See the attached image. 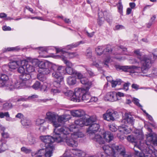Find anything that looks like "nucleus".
Listing matches in <instances>:
<instances>
[{
    "mask_svg": "<svg viewBox=\"0 0 157 157\" xmlns=\"http://www.w3.org/2000/svg\"><path fill=\"white\" fill-rule=\"evenodd\" d=\"M65 67L58 66L48 61H40V74L47 75L53 71L52 76L57 80L62 81L63 77L62 76Z\"/></svg>",
    "mask_w": 157,
    "mask_h": 157,
    "instance_id": "1",
    "label": "nucleus"
},
{
    "mask_svg": "<svg viewBox=\"0 0 157 157\" xmlns=\"http://www.w3.org/2000/svg\"><path fill=\"white\" fill-rule=\"evenodd\" d=\"M88 128L87 132L89 134L90 138L100 144H105L104 140L108 142H109L113 140V136L112 134L108 131H101L100 128L94 129V128Z\"/></svg>",
    "mask_w": 157,
    "mask_h": 157,
    "instance_id": "2",
    "label": "nucleus"
},
{
    "mask_svg": "<svg viewBox=\"0 0 157 157\" xmlns=\"http://www.w3.org/2000/svg\"><path fill=\"white\" fill-rule=\"evenodd\" d=\"M69 128H54V133L52 136H40V139L44 143L45 147H49L54 146L53 143L54 142L57 143L61 142L63 139L62 138L63 134L68 133L69 132Z\"/></svg>",
    "mask_w": 157,
    "mask_h": 157,
    "instance_id": "3",
    "label": "nucleus"
},
{
    "mask_svg": "<svg viewBox=\"0 0 157 157\" xmlns=\"http://www.w3.org/2000/svg\"><path fill=\"white\" fill-rule=\"evenodd\" d=\"M47 119L55 128H58L63 125L64 122L71 118V116L68 114H65L59 116L57 119L56 115L52 113L48 112L46 113Z\"/></svg>",
    "mask_w": 157,
    "mask_h": 157,
    "instance_id": "4",
    "label": "nucleus"
},
{
    "mask_svg": "<svg viewBox=\"0 0 157 157\" xmlns=\"http://www.w3.org/2000/svg\"><path fill=\"white\" fill-rule=\"evenodd\" d=\"M89 88H77L75 89V95L74 96L72 100L76 102H79L81 101L85 102H89L90 96L88 92Z\"/></svg>",
    "mask_w": 157,
    "mask_h": 157,
    "instance_id": "5",
    "label": "nucleus"
},
{
    "mask_svg": "<svg viewBox=\"0 0 157 157\" xmlns=\"http://www.w3.org/2000/svg\"><path fill=\"white\" fill-rule=\"evenodd\" d=\"M134 52L136 55L137 58L139 59L142 64L141 67L142 72L144 73H146L147 70L151 66L150 58L146 55L142 54L139 50L135 51Z\"/></svg>",
    "mask_w": 157,
    "mask_h": 157,
    "instance_id": "6",
    "label": "nucleus"
},
{
    "mask_svg": "<svg viewBox=\"0 0 157 157\" xmlns=\"http://www.w3.org/2000/svg\"><path fill=\"white\" fill-rule=\"evenodd\" d=\"M96 119L94 118L93 117H89L86 119H80L77 120L75 121V124L81 127L84 126H89V128L93 127V128H99V125L95 123Z\"/></svg>",
    "mask_w": 157,
    "mask_h": 157,
    "instance_id": "7",
    "label": "nucleus"
},
{
    "mask_svg": "<svg viewBox=\"0 0 157 157\" xmlns=\"http://www.w3.org/2000/svg\"><path fill=\"white\" fill-rule=\"evenodd\" d=\"M76 128H69L68 130L69 132H68V133L63 134V135H62V138H63V139L62 142L64 141L65 140V141L68 146L72 147H77L78 145L77 142L75 140V138L71 137V133H70L71 131H73V130H72L71 129Z\"/></svg>",
    "mask_w": 157,
    "mask_h": 157,
    "instance_id": "8",
    "label": "nucleus"
},
{
    "mask_svg": "<svg viewBox=\"0 0 157 157\" xmlns=\"http://www.w3.org/2000/svg\"><path fill=\"white\" fill-rule=\"evenodd\" d=\"M31 76L29 73H24L19 75V78L16 80V87L21 89L25 88L26 85V81L29 80Z\"/></svg>",
    "mask_w": 157,
    "mask_h": 157,
    "instance_id": "9",
    "label": "nucleus"
},
{
    "mask_svg": "<svg viewBox=\"0 0 157 157\" xmlns=\"http://www.w3.org/2000/svg\"><path fill=\"white\" fill-rule=\"evenodd\" d=\"M22 64V61L21 60H12L8 64V65H4L3 66V71L5 72H7L10 68L15 69L20 64Z\"/></svg>",
    "mask_w": 157,
    "mask_h": 157,
    "instance_id": "10",
    "label": "nucleus"
},
{
    "mask_svg": "<svg viewBox=\"0 0 157 157\" xmlns=\"http://www.w3.org/2000/svg\"><path fill=\"white\" fill-rule=\"evenodd\" d=\"M112 147L110 148L112 151L113 152L114 154L117 151L119 154L123 156V157H132L131 155L126 154L125 149L121 145L115 146L113 145Z\"/></svg>",
    "mask_w": 157,
    "mask_h": 157,
    "instance_id": "11",
    "label": "nucleus"
},
{
    "mask_svg": "<svg viewBox=\"0 0 157 157\" xmlns=\"http://www.w3.org/2000/svg\"><path fill=\"white\" fill-rule=\"evenodd\" d=\"M118 113L116 111L112 110H108L106 113L103 115L104 119L107 121H114L115 118H117Z\"/></svg>",
    "mask_w": 157,
    "mask_h": 157,
    "instance_id": "12",
    "label": "nucleus"
},
{
    "mask_svg": "<svg viewBox=\"0 0 157 157\" xmlns=\"http://www.w3.org/2000/svg\"><path fill=\"white\" fill-rule=\"evenodd\" d=\"M146 144L147 146L152 144L157 146V135L155 134H150L147 137Z\"/></svg>",
    "mask_w": 157,
    "mask_h": 157,
    "instance_id": "13",
    "label": "nucleus"
},
{
    "mask_svg": "<svg viewBox=\"0 0 157 157\" xmlns=\"http://www.w3.org/2000/svg\"><path fill=\"white\" fill-rule=\"evenodd\" d=\"M54 146L45 147V148L40 149V154L44 155L46 157H51L53 153L52 151L54 150Z\"/></svg>",
    "mask_w": 157,
    "mask_h": 157,
    "instance_id": "14",
    "label": "nucleus"
},
{
    "mask_svg": "<svg viewBox=\"0 0 157 157\" xmlns=\"http://www.w3.org/2000/svg\"><path fill=\"white\" fill-rule=\"evenodd\" d=\"M16 81L14 82L13 85V82L9 80V79L6 81L2 85H0V87H6V89L7 90H11L15 88L20 89V88H17L16 87Z\"/></svg>",
    "mask_w": 157,
    "mask_h": 157,
    "instance_id": "15",
    "label": "nucleus"
},
{
    "mask_svg": "<svg viewBox=\"0 0 157 157\" xmlns=\"http://www.w3.org/2000/svg\"><path fill=\"white\" fill-rule=\"evenodd\" d=\"M137 67L135 66H122L119 65H116V69L117 70H121L125 72H130L133 73L131 69H135Z\"/></svg>",
    "mask_w": 157,
    "mask_h": 157,
    "instance_id": "16",
    "label": "nucleus"
},
{
    "mask_svg": "<svg viewBox=\"0 0 157 157\" xmlns=\"http://www.w3.org/2000/svg\"><path fill=\"white\" fill-rule=\"evenodd\" d=\"M42 74H40V90L44 91L47 88V83L44 82L46 80V78L44 75Z\"/></svg>",
    "mask_w": 157,
    "mask_h": 157,
    "instance_id": "17",
    "label": "nucleus"
},
{
    "mask_svg": "<svg viewBox=\"0 0 157 157\" xmlns=\"http://www.w3.org/2000/svg\"><path fill=\"white\" fill-rule=\"evenodd\" d=\"M28 59L25 60H22V64H24L25 69L28 73H31L35 70V68L32 65L28 63Z\"/></svg>",
    "mask_w": 157,
    "mask_h": 157,
    "instance_id": "18",
    "label": "nucleus"
},
{
    "mask_svg": "<svg viewBox=\"0 0 157 157\" xmlns=\"http://www.w3.org/2000/svg\"><path fill=\"white\" fill-rule=\"evenodd\" d=\"M127 139L128 141L132 143H135L134 144L135 147L138 148L141 150H143L142 149L141 147L142 146L141 145V144H137V140L136 136L135 137L133 136H128L127 137Z\"/></svg>",
    "mask_w": 157,
    "mask_h": 157,
    "instance_id": "19",
    "label": "nucleus"
},
{
    "mask_svg": "<svg viewBox=\"0 0 157 157\" xmlns=\"http://www.w3.org/2000/svg\"><path fill=\"white\" fill-rule=\"evenodd\" d=\"M117 99L116 93L114 92H110L107 93L105 97V100L112 102L115 101Z\"/></svg>",
    "mask_w": 157,
    "mask_h": 157,
    "instance_id": "20",
    "label": "nucleus"
},
{
    "mask_svg": "<svg viewBox=\"0 0 157 157\" xmlns=\"http://www.w3.org/2000/svg\"><path fill=\"white\" fill-rule=\"evenodd\" d=\"M124 119L129 124L133 125L134 124L135 120L130 113H126L124 114Z\"/></svg>",
    "mask_w": 157,
    "mask_h": 157,
    "instance_id": "21",
    "label": "nucleus"
},
{
    "mask_svg": "<svg viewBox=\"0 0 157 157\" xmlns=\"http://www.w3.org/2000/svg\"><path fill=\"white\" fill-rule=\"evenodd\" d=\"M21 151L24 152L26 154H29L31 153V155L32 156H35V157H39V150H38L36 152H32V150L30 149L27 148L25 147H22L21 149Z\"/></svg>",
    "mask_w": 157,
    "mask_h": 157,
    "instance_id": "22",
    "label": "nucleus"
},
{
    "mask_svg": "<svg viewBox=\"0 0 157 157\" xmlns=\"http://www.w3.org/2000/svg\"><path fill=\"white\" fill-rule=\"evenodd\" d=\"M71 129L73 130V131H71V132H73V133H71V137L72 138H75L76 139L78 138H82L84 136V134L82 132L80 131L79 130L77 132H75L74 130L75 129Z\"/></svg>",
    "mask_w": 157,
    "mask_h": 157,
    "instance_id": "23",
    "label": "nucleus"
},
{
    "mask_svg": "<svg viewBox=\"0 0 157 157\" xmlns=\"http://www.w3.org/2000/svg\"><path fill=\"white\" fill-rule=\"evenodd\" d=\"M56 52L57 53L61 52L63 54H64L66 56H67V57L70 58H73L76 55V53L75 52H63L62 49L59 48H56Z\"/></svg>",
    "mask_w": 157,
    "mask_h": 157,
    "instance_id": "24",
    "label": "nucleus"
},
{
    "mask_svg": "<svg viewBox=\"0 0 157 157\" xmlns=\"http://www.w3.org/2000/svg\"><path fill=\"white\" fill-rule=\"evenodd\" d=\"M80 82L82 84L86 85V88L85 89H87L88 88H89V89L92 84L91 82L89 81L87 78L84 77L82 78L80 80Z\"/></svg>",
    "mask_w": 157,
    "mask_h": 157,
    "instance_id": "25",
    "label": "nucleus"
},
{
    "mask_svg": "<svg viewBox=\"0 0 157 157\" xmlns=\"http://www.w3.org/2000/svg\"><path fill=\"white\" fill-rule=\"evenodd\" d=\"M71 115L74 117H81L85 115L84 111L82 110H75L71 112Z\"/></svg>",
    "mask_w": 157,
    "mask_h": 157,
    "instance_id": "26",
    "label": "nucleus"
},
{
    "mask_svg": "<svg viewBox=\"0 0 157 157\" xmlns=\"http://www.w3.org/2000/svg\"><path fill=\"white\" fill-rule=\"evenodd\" d=\"M27 59H28L29 62H30L33 64V65H34L35 67H37L38 69V71H39V60L37 59H32L30 57H29Z\"/></svg>",
    "mask_w": 157,
    "mask_h": 157,
    "instance_id": "27",
    "label": "nucleus"
},
{
    "mask_svg": "<svg viewBox=\"0 0 157 157\" xmlns=\"http://www.w3.org/2000/svg\"><path fill=\"white\" fill-rule=\"evenodd\" d=\"M67 82L69 85H74L76 83V78L75 77L70 76L67 78Z\"/></svg>",
    "mask_w": 157,
    "mask_h": 157,
    "instance_id": "28",
    "label": "nucleus"
},
{
    "mask_svg": "<svg viewBox=\"0 0 157 157\" xmlns=\"http://www.w3.org/2000/svg\"><path fill=\"white\" fill-rule=\"evenodd\" d=\"M8 76L5 74H0V85H2L9 80Z\"/></svg>",
    "mask_w": 157,
    "mask_h": 157,
    "instance_id": "29",
    "label": "nucleus"
},
{
    "mask_svg": "<svg viewBox=\"0 0 157 157\" xmlns=\"http://www.w3.org/2000/svg\"><path fill=\"white\" fill-rule=\"evenodd\" d=\"M72 151L71 152L73 154L79 157H82V154H84V153L82 151L76 148L72 149Z\"/></svg>",
    "mask_w": 157,
    "mask_h": 157,
    "instance_id": "30",
    "label": "nucleus"
},
{
    "mask_svg": "<svg viewBox=\"0 0 157 157\" xmlns=\"http://www.w3.org/2000/svg\"><path fill=\"white\" fill-rule=\"evenodd\" d=\"M61 59L64 63L66 65L67 67H72L73 65L72 63L70 61L68 60L65 56H63L61 57Z\"/></svg>",
    "mask_w": 157,
    "mask_h": 157,
    "instance_id": "31",
    "label": "nucleus"
},
{
    "mask_svg": "<svg viewBox=\"0 0 157 157\" xmlns=\"http://www.w3.org/2000/svg\"><path fill=\"white\" fill-rule=\"evenodd\" d=\"M13 106L12 104L11 103H6L3 105L2 110L3 111L7 110L12 108Z\"/></svg>",
    "mask_w": 157,
    "mask_h": 157,
    "instance_id": "32",
    "label": "nucleus"
},
{
    "mask_svg": "<svg viewBox=\"0 0 157 157\" xmlns=\"http://www.w3.org/2000/svg\"><path fill=\"white\" fill-rule=\"evenodd\" d=\"M103 14L104 13L101 12L98 13L99 18L98 19V23L100 26H101L104 22V18H102Z\"/></svg>",
    "mask_w": 157,
    "mask_h": 157,
    "instance_id": "33",
    "label": "nucleus"
},
{
    "mask_svg": "<svg viewBox=\"0 0 157 157\" xmlns=\"http://www.w3.org/2000/svg\"><path fill=\"white\" fill-rule=\"evenodd\" d=\"M27 139L30 144H33L36 143V138L31 134L28 135Z\"/></svg>",
    "mask_w": 157,
    "mask_h": 157,
    "instance_id": "34",
    "label": "nucleus"
},
{
    "mask_svg": "<svg viewBox=\"0 0 157 157\" xmlns=\"http://www.w3.org/2000/svg\"><path fill=\"white\" fill-rule=\"evenodd\" d=\"M136 133H138V134L136 136V138L137 140V142H138V140L139 143V144H140L141 141L144 139V135L143 133L142 132L137 133L136 132Z\"/></svg>",
    "mask_w": 157,
    "mask_h": 157,
    "instance_id": "35",
    "label": "nucleus"
},
{
    "mask_svg": "<svg viewBox=\"0 0 157 157\" xmlns=\"http://www.w3.org/2000/svg\"><path fill=\"white\" fill-rule=\"evenodd\" d=\"M104 47L103 45L98 46L95 49V51L98 55H101L102 54L104 53L105 50L103 49Z\"/></svg>",
    "mask_w": 157,
    "mask_h": 157,
    "instance_id": "36",
    "label": "nucleus"
},
{
    "mask_svg": "<svg viewBox=\"0 0 157 157\" xmlns=\"http://www.w3.org/2000/svg\"><path fill=\"white\" fill-rule=\"evenodd\" d=\"M22 124L24 126H30L31 124V121L29 119H24L21 121Z\"/></svg>",
    "mask_w": 157,
    "mask_h": 157,
    "instance_id": "37",
    "label": "nucleus"
},
{
    "mask_svg": "<svg viewBox=\"0 0 157 157\" xmlns=\"http://www.w3.org/2000/svg\"><path fill=\"white\" fill-rule=\"evenodd\" d=\"M19 50V48L18 47H9L7 48H5L3 49L4 52H6L17 51Z\"/></svg>",
    "mask_w": 157,
    "mask_h": 157,
    "instance_id": "38",
    "label": "nucleus"
},
{
    "mask_svg": "<svg viewBox=\"0 0 157 157\" xmlns=\"http://www.w3.org/2000/svg\"><path fill=\"white\" fill-rule=\"evenodd\" d=\"M64 94L65 95L70 97L71 100L73 101L72 99L74 97V96L75 95V90L74 93H73V91L71 90H68L66 92H64Z\"/></svg>",
    "mask_w": 157,
    "mask_h": 157,
    "instance_id": "39",
    "label": "nucleus"
},
{
    "mask_svg": "<svg viewBox=\"0 0 157 157\" xmlns=\"http://www.w3.org/2000/svg\"><path fill=\"white\" fill-rule=\"evenodd\" d=\"M84 43V42L82 41H81L79 42H78L75 44H71L70 45H68L67 47V49H71L73 48L74 47H76L78 46L80 44H83Z\"/></svg>",
    "mask_w": 157,
    "mask_h": 157,
    "instance_id": "40",
    "label": "nucleus"
},
{
    "mask_svg": "<svg viewBox=\"0 0 157 157\" xmlns=\"http://www.w3.org/2000/svg\"><path fill=\"white\" fill-rule=\"evenodd\" d=\"M118 11L120 14L122 15L123 13V6L122 4L121 0H119L117 4Z\"/></svg>",
    "mask_w": 157,
    "mask_h": 157,
    "instance_id": "41",
    "label": "nucleus"
},
{
    "mask_svg": "<svg viewBox=\"0 0 157 157\" xmlns=\"http://www.w3.org/2000/svg\"><path fill=\"white\" fill-rule=\"evenodd\" d=\"M18 67L17 71L19 73H20L21 74L25 73V68L24 64H20V65Z\"/></svg>",
    "mask_w": 157,
    "mask_h": 157,
    "instance_id": "42",
    "label": "nucleus"
},
{
    "mask_svg": "<svg viewBox=\"0 0 157 157\" xmlns=\"http://www.w3.org/2000/svg\"><path fill=\"white\" fill-rule=\"evenodd\" d=\"M40 57H45L46 56L44 55H40L41 54L43 53L44 54H46L47 53V49L46 47H40Z\"/></svg>",
    "mask_w": 157,
    "mask_h": 157,
    "instance_id": "43",
    "label": "nucleus"
},
{
    "mask_svg": "<svg viewBox=\"0 0 157 157\" xmlns=\"http://www.w3.org/2000/svg\"><path fill=\"white\" fill-rule=\"evenodd\" d=\"M65 70H66V73L69 75L74 74L75 73V71H74L72 67H66V68H65Z\"/></svg>",
    "mask_w": 157,
    "mask_h": 157,
    "instance_id": "44",
    "label": "nucleus"
},
{
    "mask_svg": "<svg viewBox=\"0 0 157 157\" xmlns=\"http://www.w3.org/2000/svg\"><path fill=\"white\" fill-rule=\"evenodd\" d=\"M38 95L35 94L28 97V99L29 101H35L38 99Z\"/></svg>",
    "mask_w": 157,
    "mask_h": 157,
    "instance_id": "45",
    "label": "nucleus"
},
{
    "mask_svg": "<svg viewBox=\"0 0 157 157\" xmlns=\"http://www.w3.org/2000/svg\"><path fill=\"white\" fill-rule=\"evenodd\" d=\"M105 50L104 54L105 55H108L110 54L112 52V49L111 47L109 45H107L105 48L104 49Z\"/></svg>",
    "mask_w": 157,
    "mask_h": 157,
    "instance_id": "46",
    "label": "nucleus"
},
{
    "mask_svg": "<svg viewBox=\"0 0 157 157\" xmlns=\"http://www.w3.org/2000/svg\"><path fill=\"white\" fill-rule=\"evenodd\" d=\"M85 68L87 73L90 77H93L95 75V74L92 71L91 68L86 66L85 67Z\"/></svg>",
    "mask_w": 157,
    "mask_h": 157,
    "instance_id": "47",
    "label": "nucleus"
},
{
    "mask_svg": "<svg viewBox=\"0 0 157 157\" xmlns=\"http://www.w3.org/2000/svg\"><path fill=\"white\" fill-rule=\"evenodd\" d=\"M61 82L60 81V80H57V81H54L53 83L54 86L57 88L60 87V82Z\"/></svg>",
    "mask_w": 157,
    "mask_h": 157,
    "instance_id": "48",
    "label": "nucleus"
},
{
    "mask_svg": "<svg viewBox=\"0 0 157 157\" xmlns=\"http://www.w3.org/2000/svg\"><path fill=\"white\" fill-rule=\"evenodd\" d=\"M132 101L133 102L138 106L140 108L142 107V106L139 103V100L138 99L134 98L132 100Z\"/></svg>",
    "mask_w": 157,
    "mask_h": 157,
    "instance_id": "49",
    "label": "nucleus"
},
{
    "mask_svg": "<svg viewBox=\"0 0 157 157\" xmlns=\"http://www.w3.org/2000/svg\"><path fill=\"white\" fill-rule=\"evenodd\" d=\"M9 117V114L8 112H0V118H4V117Z\"/></svg>",
    "mask_w": 157,
    "mask_h": 157,
    "instance_id": "50",
    "label": "nucleus"
},
{
    "mask_svg": "<svg viewBox=\"0 0 157 157\" xmlns=\"http://www.w3.org/2000/svg\"><path fill=\"white\" fill-rule=\"evenodd\" d=\"M32 88L35 90H37L39 88V82L36 81L32 86Z\"/></svg>",
    "mask_w": 157,
    "mask_h": 157,
    "instance_id": "51",
    "label": "nucleus"
},
{
    "mask_svg": "<svg viewBox=\"0 0 157 157\" xmlns=\"http://www.w3.org/2000/svg\"><path fill=\"white\" fill-rule=\"evenodd\" d=\"M86 56L88 58H91L92 56V51L90 48L87 50Z\"/></svg>",
    "mask_w": 157,
    "mask_h": 157,
    "instance_id": "52",
    "label": "nucleus"
},
{
    "mask_svg": "<svg viewBox=\"0 0 157 157\" xmlns=\"http://www.w3.org/2000/svg\"><path fill=\"white\" fill-rule=\"evenodd\" d=\"M105 19L109 24L111 23L112 22V17L109 15L106 16Z\"/></svg>",
    "mask_w": 157,
    "mask_h": 157,
    "instance_id": "53",
    "label": "nucleus"
},
{
    "mask_svg": "<svg viewBox=\"0 0 157 157\" xmlns=\"http://www.w3.org/2000/svg\"><path fill=\"white\" fill-rule=\"evenodd\" d=\"M28 97L27 96H25L21 97L20 98L17 100V101H29L28 99Z\"/></svg>",
    "mask_w": 157,
    "mask_h": 157,
    "instance_id": "54",
    "label": "nucleus"
},
{
    "mask_svg": "<svg viewBox=\"0 0 157 157\" xmlns=\"http://www.w3.org/2000/svg\"><path fill=\"white\" fill-rule=\"evenodd\" d=\"M130 85V83L127 82L125 83L123 85L124 89L125 90H128V86Z\"/></svg>",
    "mask_w": 157,
    "mask_h": 157,
    "instance_id": "55",
    "label": "nucleus"
},
{
    "mask_svg": "<svg viewBox=\"0 0 157 157\" xmlns=\"http://www.w3.org/2000/svg\"><path fill=\"white\" fill-rule=\"evenodd\" d=\"M124 129V133L125 134H128L131 132L132 130L131 129V128H122Z\"/></svg>",
    "mask_w": 157,
    "mask_h": 157,
    "instance_id": "56",
    "label": "nucleus"
},
{
    "mask_svg": "<svg viewBox=\"0 0 157 157\" xmlns=\"http://www.w3.org/2000/svg\"><path fill=\"white\" fill-rule=\"evenodd\" d=\"M1 134L2 136L5 138H8L9 137V134L7 132H2Z\"/></svg>",
    "mask_w": 157,
    "mask_h": 157,
    "instance_id": "57",
    "label": "nucleus"
},
{
    "mask_svg": "<svg viewBox=\"0 0 157 157\" xmlns=\"http://www.w3.org/2000/svg\"><path fill=\"white\" fill-rule=\"evenodd\" d=\"M124 27L121 25H117L115 27V30H118L124 29Z\"/></svg>",
    "mask_w": 157,
    "mask_h": 157,
    "instance_id": "58",
    "label": "nucleus"
},
{
    "mask_svg": "<svg viewBox=\"0 0 157 157\" xmlns=\"http://www.w3.org/2000/svg\"><path fill=\"white\" fill-rule=\"evenodd\" d=\"M15 117L20 119H21L23 118L24 115L21 113H18L16 115Z\"/></svg>",
    "mask_w": 157,
    "mask_h": 157,
    "instance_id": "59",
    "label": "nucleus"
},
{
    "mask_svg": "<svg viewBox=\"0 0 157 157\" xmlns=\"http://www.w3.org/2000/svg\"><path fill=\"white\" fill-rule=\"evenodd\" d=\"M51 92L52 93H53L54 94L55 93H59L60 92V91L57 88H56V89H51Z\"/></svg>",
    "mask_w": 157,
    "mask_h": 157,
    "instance_id": "60",
    "label": "nucleus"
},
{
    "mask_svg": "<svg viewBox=\"0 0 157 157\" xmlns=\"http://www.w3.org/2000/svg\"><path fill=\"white\" fill-rule=\"evenodd\" d=\"M75 74L77 75V76L79 79L81 80L82 78H83L84 77H83V76L82 74L80 73L75 72Z\"/></svg>",
    "mask_w": 157,
    "mask_h": 157,
    "instance_id": "61",
    "label": "nucleus"
},
{
    "mask_svg": "<svg viewBox=\"0 0 157 157\" xmlns=\"http://www.w3.org/2000/svg\"><path fill=\"white\" fill-rule=\"evenodd\" d=\"M110 58H108V59L104 61L103 63L104 64L105 67H108V64L110 61Z\"/></svg>",
    "mask_w": 157,
    "mask_h": 157,
    "instance_id": "62",
    "label": "nucleus"
},
{
    "mask_svg": "<svg viewBox=\"0 0 157 157\" xmlns=\"http://www.w3.org/2000/svg\"><path fill=\"white\" fill-rule=\"evenodd\" d=\"M132 87L133 89H134L136 90H138L139 89V86L136 84H133L132 85Z\"/></svg>",
    "mask_w": 157,
    "mask_h": 157,
    "instance_id": "63",
    "label": "nucleus"
},
{
    "mask_svg": "<svg viewBox=\"0 0 157 157\" xmlns=\"http://www.w3.org/2000/svg\"><path fill=\"white\" fill-rule=\"evenodd\" d=\"M2 29L4 31H10L11 30V28L9 26H4L2 27Z\"/></svg>",
    "mask_w": 157,
    "mask_h": 157,
    "instance_id": "64",
    "label": "nucleus"
}]
</instances>
